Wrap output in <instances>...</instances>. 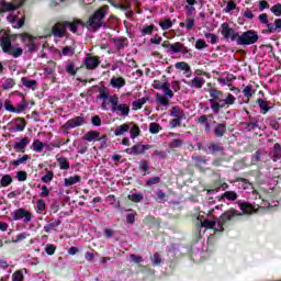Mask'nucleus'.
<instances>
[{
  "mask_svg": "<svg viewBox=\"0 0 281 281\" xmlns=\"http://www.w3.org/2000/svg\"><path fill=\"white\" fill-rule=\"evenodd\" d=\"M207 149L210 153H222L223 145H221V143H210Z\"/></svg>",
  "mask_w": 281,
  "mask_h": 281,
  "instance_id": "nucleus-40",
  "label": "nucleus"
},
{
  "mask_svg": "<svg viewBox=\"0 0 281 281\" xmlns=\"http://www.w3.org/2000/svg\"><path fill=\"white\" fill-rule=\"evenodd\" d=\"M87 150H89V143L87 142H80L77 146V153L79 155H85V153H87Z\"/></svg>",
  "mask_w": 281,
  "mask_h": 281,
  "instance_id": "nucleus-47",
  "label": "nucleus"
},
{
  "mask_svg": "<svg viewBox=\"0 0 281 281\" xmlns=\"http://www.w3.org/2000/svg\"><path fill=\"white\" fill-rule=\"evenodd\" d=\"M9 223H13V221H23V223L32 222V212L25 209H16L11 212V216L8 217Z\"/></svg>",
  "mask_w": 281,
  "mask_h": 281,
  "instance_id": "nucleus-8",
  "label": "nucleus"
},
{
  "mask_svg": "<svg viewBox=\"0 0 281 281\" xmlns=\"http://www.w3.org/2000/svg\"><path fill=\"white\" fill-rule=\"evenodd\" d=\"M222 199H226V201H236V199H238V193H236V191H226L223 193Z\"/></svg>",
  "mask_w": 281,
  "mask_h": 281,
  "instance_id": "nucleus-41",
  "label": "nucleus"
},
{
  "mask_svg": "<svg viewBox=\"0 0 281 281\" xmlns=\"http://www.w3.org/2000/svg\"><path fill=\"white\" fill-rule=\"evenodd\" d=\"M27 106V101H25V99H22V101L14 108V113H23V111H25Z\"/></svg>",
  "mask_w": 281,
  "mask_h": 281,
  "instance_id": "nucleus-45",
  "label": "nucleus"
},
{
  "mask_svg": "<svg viewBox=\"0 0 281 281\" xmlns=\"http://www.w3.org/2000/svg\"><path fill=\"white\" fill-rule=\"evenodd\" d=\"M0 46L2 47L4 54L13 56V58H19V56L23 55V48L12 46V41L8 35L0 36Z\"/></svg>",
  "mask_w": 281,
  "mask_h": 281,
  "instance_id": "nucleus-5",
  "label": "nucleus"
},
{
  "mask_svg": "<svg viewBox=\"0 0 281 281\" xmlns=\"http://www.w3.org/2000/svg\"><path fill=\"white\" fill-rule=\"evenodd\" d=\"M80 181H81L80 176H70L64 179V186L66 188H69L71 186H76V183H80Z\"/></svg>",
  "mask_w": 281,
  "mask_h": 281,
  "instance_id": "nucleus-28",
  "label": "nucleus"
},
{
  "mask_svg": "<svg viewBox=\"0 0 281 281\" xmlns=\"http://www.w3.org/2000/svg\"><path fill=\"white\" fill-rule=\"evenodd\" d=\"M82 139L83 142H103V144H106V142H109V136H101L98 131H89L83 135Z\"/></svg>",
  "mask_w": 281,
  "mask_h": 281,
  "instance_id": "nucleus-11",
  "label": "nucleus"
},
{
  "mask_svg": "<svg viewBox=\"0 0 281 281\" xmlns=\"http://www.w3.org/2000/svg\"><path fill=\"white\" fill-rule=\"evenodd\" d=\"M155 32V24L151 25H145L140 29V35L142 36H150Z\"/></svg>",
  "mask_w": 281,
  "mask_h": 281,
  "instance_id": "nucleus-38",
  "label": "nucleus"
},
{
  "mask_svg": "<svg viewBox=\"0 0 281 281\" xmlns=\"http://www.w3.org/2000/svg\"><path fill=\"white\" fill-rule=\"evenodd\" d=\"M21 41L26 52H36L38 49V37L24 33L21 35Z\"/></svg>",
  "mask_w": 281,
  "mask_h": 281,
  "instance_id": "nucleus-10",
  "label": "nucleus"
},
{
  "mask_svg": "<svg viewBox=\"0 0 281 281\" xmlns=\"http://www.w3.org/2000/svg\"><path fill=\"white\" fill-rule=\"evenodd\" d=\"M109 103L112 106V113H120L122 117H128V114L131 113V106H128L126 103H120V98L116 94L109 98Z\"/></svg>",
  "mask_w": 281,
  "mask_h": 281,
  "instance_id": "nucleus-6",
  "label": "nucleus"
},
{
  "mask_svg": "<svg viewBox=\"0 0 281 281\" xmlns=\"http://www.w3.org/2000/svg\"><path fill=\"white\" fill-rule=\"evenodd\" d=\"M109 98H111V95H109V90L106 88H102L99 90L97 100H103V102L101 103V109L103 111H109V102H106V100L109 101Z\"/></svg>",
  "mask_w": 281,
  "mask_h": 281,
  "instance_id": "nucleus-16",
  "label": "nucleus"
},
{
  "mask_svg": "<svg viewBox=\"0 0 281 281\" xmlns=\"http://www.w3.org/2000/svg\"><path fill=\"white\" fill-rule=\"evenodd\" d=\"M254 93H256V90L254 89V86L248 85L244 88L243 90V94L245 95V98H247L249 100V98H252Z\"/></svg>",
  "mask_w": 281,
  "mask_h": 281,
  "instance_id": "nucleus-44",
  "label": "nucleus"
},
{
  "mask_svg": "<svg viewBox=\"0 0 281 281\" xmlns=\"http://www.w3.org/2000/svg\"><path fill=\"white\" fill-rule=\"evenodd\" d=\"M156 201L158 203H166V193L162 190L156 192Z\"/></svg>",
  "mask_w": 281,
  "mask_h": 281,
  "instance_id": "nucleus-60",
  "label": "nucleus"
},
{
  "mask_svg": "<svg viewBox=\"0 0 281 281\" xmlns=\"http://www.w3.org/2000/svg\"><path fill=\"white\" fill-rule=\"evenodd\" d=\"M145 150H150V145L136 144L131 148H126L127 155H144Z\"/></svg>",
  "mask_w": 281,
  "mask_h": 281,
  "instance_id": "nucleus-14",
  "label": "nucleus"
},
{
  "mask_svg": "<svg viewBox=\"0 0 281 281\" xmlns=\"http://www.w3.org/2000/svg\"><path fill=\"white\" fill-rule=\"evenodd\" d=\"M215 137H223L227 133V125L225 123H218L213 128Z\"/></svg>",
  "mask_w": 281,
  "mask_h": 281,
  "instance_id": "nucleus-24",
  "label": "nucleus"
},
{
  "mask_svg": "<svg viewBox=\"0 0 281 281\" xmlns=\"http://www.w3.org/2000/svg\"><path fill=\"white\" fill-rule=\"evenodd\" d=\"M106 14H109V5L99 8L86 23L82 21L83 26H78L79 30H85V27H87L89 32H98L100 27H104V25H106V23H104Z\"/></svg>",
  "mask_w": 281,
  "mask_h": 281,
  "instance_id": "nucleus-3",
  "label": "nucleus"
},
{
  "mask_svg": "<svg viewBox=\"0 0 281 281\" xmlns=\"http://www.w3.org/2000/svg\"><path fill=\"white\" fill-rule=\"evenodd\" d=\"M159 131H161V125H159V123L149 124V133H151V135H157Z\"/></svg>",
  "mask_w": 281,
  "mask_h": 281,
  "instance_id": "nucleus-56",
  "label": "nucleus"
},
{
  "mask_svg": "<svg viewBox=\"0 0 281 281\" xmlns=\"http://www.w3.org/2000/svg\"><path fill=\"white\" fill-rule=\"evenodd\" d=\"M128 131H131V123H124L116 126V128L114 130V135L116 137H120L121 135H125V133H128Z\"/></svg>",
  "mask_w": 281,
  "mask_h": 281,
  "instance_id": "nucleus-26",
  "label": "nucleus"
},
{
  "mask_svg": "<svg viewBox=\"0 0 281 281\" xmlns=\"http://www.w3.org/2000/svg\"><path fill=\"white\" fill-rule=\"evenodd\" d=\"M27 144H30V138L27 137L21 138L20 142L13 143V149L15 153H25V148H27Z\"/></svg>",
  "mask_w": 281,
  "mask_h": 281,
  "instance_id": "nucleus-17",
  "label": "nucleus"
},
{
  "mask_svg": "<svg viewBox=\"0 0 281 281\" xmlns=\"http://www.w3.org/2000/svg\"><path fill=\"white\" fill-rule=\"evenodd\" d=\"M207 93L210 94L209 104L211 106V111L215 115L221 113V109H229V106H234L236 104V98L232 93H223V91L216 88H209Z\"/></svg>",
  "mask_w": 281,
  "mask_h": 281,
  "instance_id": "nucleus-1",
  "label": "nucleus"
},
{
  "mask_svg": "<svg viewBox=\"0 0 281 281\" xmlns=\"http://www.w3.org/2000/svg\"><path fill=\"white\" fill-rule=\"evenodd\" d=\"M45 210H47V204L45 203V200L43 199L37 200V212H40V214H43Z\"/></svg>",
  "mask_w": 281,
  "mask_h": 281,
  "instance_id": "nucleus-59",
  "label": "nucleus"
},
{
  "mask_svg": "<svg viewBox=\"0 0 281 281\" xmlns=\"http://www.w3.org/2000/svg\"><path fill=\"white\" fill-rule=\"evenodd\" d=\"M25 3V0H15L13 2H7L5 0H0V12H12L16 8H21Z\"/></svg>",
  "mask_w": 281,
  "mask_h": 281,
  "instance_id": "nucleus-12",
  "label": "nucleus"
},
{
  "mask_svg": "<svg viewBox=\"0 0 281 281\" xmlns=\"http://www.w3.org/2000/svg\"><path fill=\"white\" fill-rule=\"evenodd\" d=\"M186 85L191 87V89H203V85H205V79L203 77L196 76L192 80L187 81Z\"/></svg>",
  "mask_w": 281,
  "mask_h": 281,
  "instance_id": "nucleus-18",
  "label": "nucleus"
},
{
  "mask_svg": "<svg viewBox=\"0 0 281 281\" xmlns=\"http://www.w3.org/2000/svg\"><path fill=\"white\" fill-rule=\"evenodd\" d=\"M151 157L153 159H166L168 157V154H166V151L155 150Z\"/></svg>",
  "mask_w": 281,
  "mask_h": 281,
  "instance_id": "nucleus-58",
  "label": "nucleus"
},
{
  "mask_svg": "<svg viewBox=\"0 0 281 281\" xmlns=\"http://www.w3.org/2000/svg\"><path fill=\"white\" fill-rule=\"evenodd\" d=\"M220 31L223 38H225L226 41H231L232 43L236 41V43H238V37L240 33L234 30V27L229 26V23L227 22L222 23Z\"/></svg>",
  "mask_w": 281,
  "mask_h": 281,
  "instance_id": "nucleus-9",
  "label": "nucleus"
},
{
  "mask_svg": "<svg viewBox=\"0 0 281 281\" xmlns=\"http://www.w3.org/2000/svg\"><path fill=\"white\" fill-rule=\"evenodd\" d=\"M244 128H245V131L250 133L251 131H257V128H260V126H258V121L252 119V120H250V122L244 123Z\"/></svg>",
  "mask_w": 281,
  "mask_h": 281,
  "instance_id": "nucleus-34",
  "label": "nucleus"
},
{
  "mask_svg": "<svg viewBox=\"0 0 281 281\" xmlns=\"http://www.w3.org/2000/svg\"><path fill=\"white\" fill-rule=\"evenodd\" d=\"M180 27H186L190 32L194 27V19L189 18L184 22H180Z\"/></svg>",
  "mask_w": 281,
  "mask_h": 281,
  "instance_id": "nucleus-49",
  "label": "nucleus"
},
{
  "mask_svg": "<svg viewBox=\"0 0 281 281\" xmlns=\"http://www.w3.org/2000/svg\"><path fill=\"white\" fill-rule=\"evenodd\" d=\"M159 25H160L161 30H170V27H172V20H170V18L160 20Z\"/></svg>",
  "mask_w": 281,
  "mask_h": 281,
  "instance_id": "nucleus-50",
  "label": "nucleus"
},
{
  "mask_svg": "<svg viewBox=\"0 0 281 281\" xmlns=\"http://www.w3.org/2000/svg\"><path fill=\"white\" fill-rule=\"evenodd\" d=\"M67 27L76 34L79 27H83L82 20L75 19L72 22H58L53 26V34L57 38H63L67 34Z\"/></svg>",
  "mask_w": 281,
  "mask_h": 281,
  "instance_id": "nucleus-4",
  "label": "nucleus"
},
{
  "mask_svg": "<svg viewBox=\"0 0 281 281\" xmlns=\"http://www.w3.org/2000/svg\"><path fill=\"white\" fill-rule=\"evenodd\" d=\"M209 117H213V115L203 114V115H200L196 120L198 124H201L202 126L205 127V133H210V131H212V125L210 124Z\"/></svg>",
  "mask_w": 281,
  "mask_h": 281,
  "instance_id": "nucleus-19",
  "label": "nucleus"
},
{
  "mask_svg": "<svg viewBox=\"0 0 281 281\" xmlns=\"http://www.w3.org/2000/svg\"><path fill=\"white\" fill-rule=\"evenodd\" d=\"M175 68L179 71H186V74L190 72V66L186 61H178L175 64Z\"/></svg>",
  "mask_w": 281,
  "mask_h": 281,
  "instance_id": "nucleus-39",
  "label": "nucleus"
},
{
  "mask_svg": "<svg viewBox=\"0 0 281 281\" xmlns=\"http://www.w3.org/2000/svg\"><path fill=\"white\" fill-rule=\"evenodd\" d=\"M184 119H172L171 121H169V126L170 128H179V126H181V122Z\"/></svg>",
  "mask_w": 281,
  "mask_h": 281,
  "instance_id": "nucleus-62",
  "label": "nucleus"
},
{
  "mask_svg": "<svg viewBox=\"0 0 281 281\" xmlns=\"http://www.w3.org/2000/svg\"><path fill=\"white\" fill-rule=\"evenodd\" d=\"M180 54H182L184 58H192V49L188 48L183 44H182V47L180 48Z\"/></svg>",
  "mask_w": 281,
  "mask_h": 281,
  "instance_id": "nucleus-57",
  "label": "nucleus"
},
{
  "mask_svg": "<svg viewBox=\"0 0 281 281\" xmlns=\"http://www.w3.org/2000/svg\"><path fill=\"white\" fill-rule=\"evenodd\" d=\"M130 201H133L134 203H140V201H144V194L142 193H133L127 196Z\"/></svg>",
  "mask_w": 281,
  "mask_h": 281,
  "instance_id": "nucleus-53",
  "label": "nucleus"
},
{
  "mask_svg": "<svg viewBox=\"0 0 281 281\" xmlns=\"http://www.w3.org/2000/svg\"><path fill=\"white\" fill-rule=\"evenodd\" d=\"M271 159L281 168V147L280 144H274L273 151L271 154Z\"/></svg>",
  "mask_w": 281,
  "mask_h": 281,
  "instance_id": "nucleus-21",
  "label": "nucleus"
},
{
  "mask_svg": "<svg viewBox=\"0 0 281 281\" xmlns=\"http://www.w3.org/2000/svg\"><path fill=\"white\" fill-rule=\"evenodd\" d=\"M100 63H101L100 57L88 55L85 58L83 65H85L86 69L93 70V69H98L100 67Z\"/></svg>",
  "mask_w": 281,
  "mask_h": 281,
  "instance_id": "nucleus-13",
  "label": "nucleus"
},
{
  "mask_svg": "<svg viewBox=\"0 0 281 281\" xmlns=\"http://www.w3.org/2000/svg\"><path fill=\"white\" fill-rule=\"evenodd\" d=\"M191 159H192L194 166H196V167L207 164V159H205V156H199V155L194 154V155H192Z\"/></svg>",
  "mask_w": 281,
  "mask_h": 281,
  "instance_id": "nucleus-35",
  "label": "nucleus"
},
{
  "mask_svg": "<svg viewBox=\"0 0 281 281\" xmlns=\"http://www.w3.org/2000/svg\"><path fill=\"white\" fill-rule=\"evenodd\" d=\"M60 223H61L60 220L52 218L48 222V224L44 226V232H46V234H49V232H52V229H56V227H58Z\"/></svg>",
  "mask_w": 281,
  "mask_h": 281,
  "instance_id": "nucleus-30",
  "label": "nucleus"
},
{
  "mask_svg": "<svg viewBox=\"0 0 281 281\" xmlns=\"http://www.w3.org/2000/svg\"><path fill=\"white\" fill-rule=\"evenodd\" d=\"M57 161L61 170H69V161H67V158L59 157Z\"/></svg>",
  "mask_w": 281,
  "mask_h": 281,
  "instance_id": "nucleus-55",
  "label": "nucleus"
},
{
  "mask_svg": "<svg viewBox=\"0 0 281 281\" xmlns=\"http://www.w3.org/2000/svg\"><path fill=\"white\" fill-rule=\"evenodd\" d=\"M169 115L173 119L186 120V112L180 106H172Z\"/></svg>",
  "mask_w": 281,
  "mask_h": 281,
  "instance_id": "nucleus-22",
  "label": "nucleus"
},
{
  "mask_svg": "<svg viewBox=\"0 0 281 281\" xmlns=\"http://www.w3.org/2000/svg\"><path fill=\"white\" fill-rule=\"evenodd\" d=\"M181 146H183L182 139H173L169 143V148H171V149L181 148Z\"/></svg>",
  "mask_w": 281,
  "mask_h": 281,
  "instance_id": "nucleus-61",
  "label": "nucleus"
},
{
  "mask_svg": "<svg viewBox=\"0 0 281 281\" xmlns=\"http://www.w3.org/2000/svg\"><path fill=\"white\" fill-rule=\"evenodd\" d=\"M85 124V116H75L65 123V128L71 131V128H78Z\"/></svg>",
  "mask_w": 281,
  "mask_h": 281,
  "instance_id": "nucleus-15",
  "label": "nucleus"
},
{
  "mask_svg": "<svg viewBox=\"0 0 281 281\" xmlns=\"http://www.w3.org/2000/svg\"><path fill=\"white\" fill-rule=\"evenodd\" d=\"M238 207L243 214H254L256 212V209L249 202H238Z\"/></svg>",
  "mask_w": 281,
  "mask_h": 281,
  "instance_id": "nucleus-25",
  "label": "nucleus"
},
{
  "mask_svg": "<svg viewBox=\"0 0 281 281\" xmlns=\"http://www.w3.org/2000/svg\"><path fill=\"white\" fill-rule=\"evenodd\" d=\"M270 11L272 12V14H274V16H281V3H277L274 4Z\"/></svg>",
  "mask_w": 281,
  "mask_h": 281,
  "instance_id": "nucleus-64",
  "label": "nucleus"
},
{
  "mask_svg": "<svg viewBox=\"0 0 281 281\" xmlns=\"http://www.w3.org/2000/svg\"><path fill=\"white\" fill-rule=\"evenodd\" d=\"M25 126H26V124H25V119H18V120L15 121V125H14V127H13V131H14L15 133L23 132V131H25Z\"/></svg>",
  "mask_w": 281,
  "mask_h": 281,
  "instance_id": "nucleus-36",
  "label": "nucleus"
},
{
  "mask_svg": "<svg viewBox=\"0 0 281 281\" xmlns=\"http://www.w3.org/2000/svg\"><path fill=\"white\" fill-rule=\"evenodd\" d=\"M148 97H144V98H140L136 101H134L132 103V109L133 111H139V109H142V106H144V104H146V102H148Z\"/></svg>",
  "mask_w": 281,
  "mask_h": 281,
  "instance_id": "nucleus-32",
  "label": "nucleus"
},
{
  "mask_svg": "<svg viewBox=\"0 0 281 281\" xmlns=\"http://www.w3.org/2000/svg\"><path fill=\"white\" fill-rule=\"evenodd\" d=\"M237 186L239 190H249V188H251L250 182L245 178L237 179Z\"/></svg>",
  "mask_w": 281,
  "mask_h": 281,
  "instance_id": "nucleus-37",
  "label": "nucleus"
},
{
  "mask_svg": "<svg viewBox=\"0 0 281 281\" xmlns=\"http://www.w3.org/2000/svg\"><path fill=\"white\" fill-rule=\"evenodd\" d=\"M66 69V74H68V76H76V74H78V67H76V63H74V60H68L66 63L65 66Z\"/></svg>",
  "mask_w": 281,
  "mask_h": 281,
  "instance_id": "nucleus-27",
  "label": "nucleus"
},
{
  "mask_svg": "<svg viewBox=\"0 0 281 281\" xmlns=\"http://www.w3.org/2000/svg\"><path fill=\"white\" fill-rule=\"evenodd\" d=\"M15 85H16V82L14 81V79L8 78V79H4V81L2 83V89L8 91L10 89H13Z\"/></svg>",
  "mask_w": 281,
  "mask_h": 281,
  "instance_id": "nucleus-43",
  "label": "nucleus"
},
{
  "mask_svg": "<svg viewBox=\"0 0 281 281\" xmlns=\"http://www.w3.org/2000/svg\"><path fill=\"white\" fill-rule=\"evenodd\" d=\"M257 104L259 105V109L263 112V113H269V111H271V102L265 100V99H258L257 100Z\"/></svg>",
  "mask_w": 281,
  "mask_h": 281,
  "instance_id": "nucleus-29",
  "label": "nucleus"
},
{
  "mask_svg": "<svg viewBox=\"0 0 281 281\" xmlns=\"http://www.w3.org/2000/svg\"><path fill=\"white\" fill-rule=\"evenodd\" d=\"M235 216H241L240 213H238V211H236V209H231L226 212H224L217 223L216 220H211L210 217H204L202 215L198 216V222L200 223V227H204L205 229H214L215 232H223V225H225V223H229V221H232L233 218H235Z\"/></svg>",
  "mask_w": 281,
  "mask_h": 281,
  "instance_id": "nucleus-2",
  "label": "nucleus"
},
{
  "mask_svg": "<svg viewBox=\"0 0 281 281\" xmlns=\"http://www.w3.org/2000/svg\"><path fill=\"white\" fill-rule=\"evenodd\" d=\"M23 280H24L23 271L16 270V271L12 274V281H23Z\"/></svg>",
  "mask_w": 281,
  "mask_h": 281,
  "instance_id": "nucleus-63",
  "label": "nucleus"
},
{
  "mask_svg": "<svg viewBox=\"0 0 281 281\" xmlns=\"http://www.w3.org/2000/svg\"><path fill=\"white\" fill-rule=\"evenodd\" d=\"M276 32H281V19H277L274 23L268 24L266 30L267 34H276Z\"/></svg>",
  "mask_w": 281,
  "mask_h": 281,
  "instance_id": "nucleus-23",
  "label": "nucleus"
},
{
  "mask_svg": "<svg viewBox=\"0 0 281 281\" xmlns=\"http://www.w3.org/2000/svg\"><path fill=\"white\" fill-rule=\"evenodd\" d=\"M21 82H22L23 87H26V89H32L33 91H34V89H36L35 87H36L37 82L34 79H27L25 77H22Z\"/></svg>",
  "mask_w": 281,
  "mask_h": 281,
  "instance_id": "nucleus-33",
  "label": "nucleus"
},
{
  "mask_svg": "<svg viewBox=\"0 0 281 281\" xmlns=\"http://www.w3.org/2000/svg\"><path fill=\"white\" fill-rule=\"evenodd\" d=\"M161 91L164 92V94L169 98V100H172V98L175 97V92H172L170 90V83L167 82L165 83V87L161 89Z\"/></svg>",
  "mask_w": 281,
  "mask_h": 281,
  "instance_id": "nucleus-51",
  "label": "nucleus"
},
{
  "mask_svg": "<svg viewBox=\"0 0 281 281\" xmlns=\"http://www.w3.org/2000/svg\"><path fill=\"white\" fill-rule=\"evenodd\" d=\"M0 184L2 188H8V186H11L12 184V176H10V175L2 176V178L0 179Z\"/></svg>",
  "mask_w": 281,
  "mask_h": 281,
  "instance_id": "nucleus-46",
  "label": "nucleus"
},
{
  "mask_svg": "<svg viewBox=\"0 0 281 281\" xmlns=\"http://www.w3.org/2000/svg\"><path fill=\"white\" fill-rule=\"evenodd\" d=\"M43 148H45V144L43 142L36 139L32 144V149L35 150V153H43Z\"/></svg>",
  "mask_w": 281,
  "mask_h": 281,
  "instance_id": "nucleus-48",
  "label": "nucleus"
},
{
  "mask_svg": "<svg viewBox=\"0 0 281 281\" xmlns=\"http://www.w3.org/2000/svg\"><path fill=\"white\" fill-rule=\"evenodd\" d=\"M156 101L161 104L162 106H168L169 102H170V98H168L167 95H162L157 93L156 94Z\"/></svg>",
  "mask_w": 281,
  "mask_h": 281,
  "instance_id": "nucleus-42",
  "label": "nucleus"
},
{
  "mask_svg": "<svg viewBox=\"0 0 281 281\" xmlns=\"http://www.w3.org/2000/svg\"><path fill=\"white\" fill-rule=\"evenodd\" d=\"M181 47H183V44L180 42H176V43L171 44V50L169 54H180Z\"/></svg>",
  "mask_w": 281,
  "mask_h": 281,
  "instance_id": "nucleus-54",
  "label": "nucleus"
},
{
  "mask_svg": "<svg viewBox=\"0 0 281 281\" xmlns=\"http://www.w3.org/2000/svg\"><path fill=\"white\" fill-rule=\"evenodd\" d=\"M27 160H30V156L29 155H24L21 158L13 160L11 164L12 166H14V168L21 166V164H26Z\"/></svg>",
  "mask_w": 281,
  "mask_h": 281,
  "instance_id": "nucleus-52",
  "label": "nucleus"
},
{
  "mask_svg": "<svg viewBox=\"0 0 281 281\" xmlns=\"http://www.w3.org/2000/svg\"><path fill=\"white\" fill-rule=\"evenodd\" d=\"M258 32L255 30H249L239 34L237 45H255V43H258Z\"/></svg>",
  "mask_w": 281,
  "mask_h": 281,
  "instance_id": "nucleus-7",
  "label": "nucleus"
},
{
  "mask_svg": "<svg viewBox=\"0 0 281 281\" xmlns=\"http://www.w3.org/2000/svg\"><path fill=\"white\" fill-rule=\"evenodd\" d=\"M110 85L113 89H122L126 87V79H124V77H112Z\"/></svg>",
  "mask_w": 281,
  "mask_h": 281,
  "instance_id": "nucleus-20",
  "label": "nucleus"
},
{
  "mask_svg": "<svg viewBox=\"0 0 281 281\" xmlns=\"http://www.w3.org/2000/svg\"><path fill=\"white\" fill-rule=\"evenodd\" d=\"M140 133H142V130H139V126L137 124L130 123V136L132 139L139 137Z\"/></svg>",
  "mask_w": 281,
  "mask_h": 281,
  "instance_id": "nucleus-31",
  "label": "nucleus"
}]
</instances>
